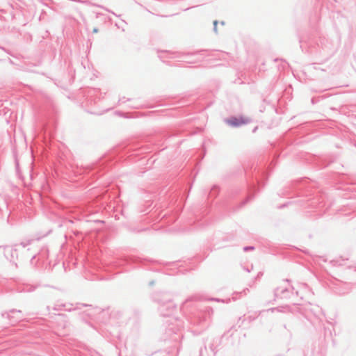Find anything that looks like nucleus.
<instances>
[{
	"label": "nucleus",
	"mask_w": 356,
	"mask_h": 356,
	"mask_svg": "<svg viewBox=\"0 0 356 356\" xmlns=\"http://www.w3.org/2000/svg\"><path fill=\"white\" fill-rule=\"evenodd\" d=\"M226 123L231 127H236L249 122L248 118L243 116L232 117L225 120Z\"/></svg>",
	"instance_id": "f03ea898"
},
{
	"label": "nucleus",
	"mask_w": 356,
	"mask_h": 356,
	"mask_svg": "<svg viewBox=\"0 0 356 356\" xmlns=\"http://www.w3.org/2000/svg\"><path fill=\"white\" fill-rule=\"evenodd\" d=\"M93 32L94 33H97L98 32V29H93Z\"/></svg>",
	"instance_id": "20e7f679"
},
{
	"label": "nucleus",
	"mask_w": 356,
	"mask_h": 356,
	"mask_svg": "<svg viewBox=\"0 0 356 356\" xmlns=\"http://www.w3.org/2000/svg\"><path fill=\"white\" fill-rule=\"evenodd\" d=\"M217 23H218V22H217L216 21H214V22H213V24H214V29H215V31H216V25H217Z\"/></svg>",
	"instance_id": "7ed1b4c3"
},
{
	"label": "nucleus",
	"mask_w": 356,
	"mask_h": 356,
	"mask_svg": "<svg viewBox=\"0 0 356 356\" xmlns=\"http://www.w3.org/2000/svg\"><path fill=\"white\" fill-rule=\"evenodd\" d=\"M19 248L17 246H8L3 249V253L6 259L15 264L19 257Z\"/></svg>",
	"instance_id": "f257e3e1"
}]
</instances>
